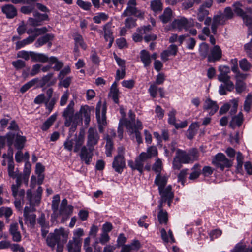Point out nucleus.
I'll use <instances>...</instances> for the list:
<instances>
[{
    "label": "nucleus",
    "mask_w": 252,
    "mask_h": 252,
    "mask_svg": "<svg viewBox=\"0 0 252 252\" xmlns=\"http://www.w3.org/2000/svg\"><path fill=\"white\" fill-rule=\"evenodd\" d=\"M232 6L234 8V11L235 13L239 16H240L241 17L246 13L242 9V4L236 1L234 2Z\"/></svg>",
    "instance_id": "46"
},
{
    "label": "nucleus",
    "mask_w": 252,
    "mask_h": 252,
    "mask_svg": "<svg viewBox=\"0 0 252 252\" xmlns=\"http://www.w3.org/2000/svg\"><path fill=\"white\" fill-rule=\"evenodd\" d=\"M140 59L145 67L149 66L151 63L150 54L145 50H143L141 51Z\"/></svg>",
    "instance_id": "34"
},
{
    "label": "nucleus",
    "mask_w": 252,
    "mask_h": 252,
    "mask_svg": "<svg viewBox=\"0 0 252 252\" xmlns=\"http://www.w3.org/2000/svg\"><path fill=\"white\" fill-rule=\"evenodd\" d=\"M234 16V12L230 7H226L224 8L222 16L226 21L231 19Z\"/></svg>",
    "instance_id": "50"
},
{
    "label": "nucleus",
    "mask_w": 252,
    "mask_h": 252,
    "mask_svg": "<svg viewBox=\"0 0 252 252\" xmlns=\"http://www.w3.org/2000/svg\"><path fill=\"white\" fill-rule=\"evenodd\" d=\"M222 57V51L219 45H215L210 49V53L208 55L209 62H215L220 60Z\"/></svg>",
    "instance_id": "17"
},
{
    "label": "nucleus",
    "mask_w": 252,
    "mask_h": 252,
    "mask_svg": "<svg viewBox=\"0 0 252 252\" xmlns=\"http://www.w3.org/2000/svg\"><path fill=\"white\" fill-rule=\"evenodd\" d=\"M194 25V22L192 19L189 21L185 17H182L180 19H175L171 24V26L174 29L182 30V29H187Z\"/></svg>",
    "instance_id": "12"
},
{
    "label": "nucleus",
    "mask_w": 252,
    "mask_h": 252,
    "mask_svg": "<svg viewBox=\"0 0 252 252\" xmlns=\"http://www.w3.org/2000/svg\"><path fill=\"white\" fill-rule=\"evenodd\" d=\"M244 121L243 115L240 112L237 115L232 117L229 124V126L234 129L236 126H240Z\"/></svg>",
    "instance_id": "28"
},
{
    "label": "nucleus",
    "mask_w": 252,
    "mask_h": 252,
    "mask_svg": "<svg viewBox=\"0 0 252 252\" xmlns=\"http://www.w3.org/2000/svg\"><path fill=\"white\" fill-rule=\"evenodd\" d=\"M83 143V137L81 134H79L78 137L76 138L75 141L74 152L75 153L77 152L80 150V147L82 145Z\"/></svg>",
    "instance_id": "57"
},
{
    "label": "nucleus",
    "mask_w": 252,
    "mask_h": 252,
    "mask_svg": "<svg viewBox=\"0 0 252 252\" xmlns=\"http://www.w3.org/2000/svg\"><path fill=\"white\" fill-rule=\"evenodd\" d=\"M36 205H30V206H26L24 210V220L26 223H29L31 226H33L36 221V215L34 214Z\"/></svg>",
    "instance_id": "9"
},
{
    "label": "nucleus",
    "mask_w": 252,
    "mask_h": 252,
    "mask_svg": "<svg viewBox=\"0 0 252 252\" xmlns=\"http://www.w3.org/2000/svg\"><path fill=\"white\" fill-rule=\"evenodd\" d=\"M42 191V188L39 187L36 191V194L33 196L31 189H28L27 190L26 197L29 202L30 205H38L40 202Z\"/></svg>",
    "instance_id": "14"
},
{
    "label": "nucleus",
    "mask_w": 252,
    "mask_h": 252,
    "mask_svg": "<svg viewBox=\"0 0 252 252\" xmlns=\"http://www.w3.org/2000/svg\"><path fill=\"white\" fill-rule=\"evenodd\" d=\"M236 159L237 162L236 171L238 173L242 175L244 172L243 170L244 157L240 152L237 153Z\"/></svg>",
    "instance_id": "39"
},
{
    "label": "nucleus",
    "mask_w": 252,
    "mask_h": 252,
    "mask_svg": "<svg viewBox=\"0 0 252 252\" xmlns=\"http://www.w3.org/2000/svg\"><path fill=\"white\" fill-rule=\"evenodd\" d=\"M244 23L248 26H252V17L245 13L242 17Z\"/></svg>",
    "instance_id": "64"
},
{
    "label": "nucleus",
    "mask_w": 252,
    "mask_h": 252,
    "mask_svg": "<svg viewBox=\"0 0 252 252\" xmlns=\"http://www.w3.org/2000/svg\"><path fill=\"white\" fill-rule=\"evenodd\" d=\"M73 207L72 205H68L63 208H60V213L62 215L69 216L73 212Z\"/></svg>",
    "instance_id": "53"
},
{
    "label": "nucleus",
    "mask_w": 252,
    "mask_h": 252,
    "mask_svg": "<svg viewBox=\"0 0 252 252\" xmlns=\"http://www.w3.org/2000/svg\"><path fill=\"white\" fill-rule=\"evenodd\" d=\"M33 16L36 19L37 21H39L40 25L43 21L47 20L48 18V16L47 14H41L38 12H34Z\"/></svg>",
    "instance_id": "60"
},
{
    "label": "nucleus",
    "mask_w": 252,
    "mask_h": 252,
    "mask_svg": "<svg viewBox=\"0 0 252 252\" xmlns=\"http://www.w3.org/2000/svg\"><path fill=\"white\" fill-rule=\"evenodd\" d=\"M203 109L207 111L210 115H214L219 109V106L216 101L210 98H207L204 102Z\"/></svg>",
    "instance_id": "18"
},
{
    "label": "nucleus",
    "mask_w": 252,
    "mask_h": 252,
    "mask_svg": "<svg viewBox=\"0 0 252 252\" xmlns=\"http://www.w3.org/2000/svg\"><path fill=\"white\" fill-rule=\"evenodd\" d=\"M233 252H252V247L247 248L243 244L238 243L234 248Z\"/></svg>",
    "instance_id": "48"
},
{
    "label": "nucleus",
    "mask_w": 252,
    "mask_h": 252,
    "mask_svg": "<svg viewBox=\"0 0 252 252\" xmlns=\"http://www.w3.org/2000/svg\"><path fill=\"white\" fill-rule=\"evenodd\" d=\"M106 154L107 157H110L112 155V151L113 149V144L111 138L109 135L106 137Z\"/></svg>",
    "instance_id": "43"
},
{
    "label": "nucleus",
    "mask_w": 252,
    "mask_h": 252,
    "mask_svg": "<svg viewBox=\"0 0 252 252\" xmlns=\"http://www.w3.org/2000/svg\"><path fill=\"white\" fill-rule=\"evenodd\" d=\"M140 248V243L137 240H135L130 245H125L121 252H130L132 249H138Z\"/></svg>",
    "instance_id": "44"
},
{
    "label": "nucleus",
    "mask_w": 252,
    "mask_h": 252,
    "mask_svg": "<svg viewBox=\"0 0 252 252\" xmlns=\"http://www.w3.org/2000/svg\"><path fill=\"white\" fill-rule=\"evenodd\" d=\"M11 191L12 195L15 199H22V201L25 196V190L15 186H11Z\"/></svg>",
    "instance_id": "32"
},
{
    "label": "nucleus",
    "mask_w": 252,
    "mask_h": 252,
    "mask_svg": "<svg viewBox=\"0 0 252 252\" xmlns=\"http://www.w3.org/2000/svg\"><path fill=\"white\" fill-rule=\"evenodd\" d=\"M220 74L218 76L219 81L223 82L224 85L221 84L219 87V92L220 94H226V90L231 91L234 89L233 82L230 80L228 74L230 72V68L226 65L220 66L219 68Z\"/></svg>",
    "instance_id": "3"
},
{
    "label": "nucleus",
    "mask_w": 252,
    "mask_h": 252,
    "mask_svg": "<svg viewBox=\"0 0 252 252\" xmlns=\"http://www.w3.org/2000/svg\"><path fill=\"white\" fill-rule=\"evenodd\" d=\"M212 163L221 170L229 168L232 165V161L227 158L222 153L217 154L212 160Z\"/></svg>",
    "instance_id": "7"
},
{
    "label": "nucleus",
    "mask_w": 252,
    "mask_h": 252,
    "mask_svg": "<svg viewBox=\"0 0 252 252\" xmlns=\"http://www.w3.org/2000/svg\"><path fill=\"white\" fill-rule=\"evenodd\" d=\"M30 55L32 60L34 62H39L42 63L49 62V58L44 54L30 52Z\"/></svg>",
    "instance_id": "27"
},
{
    "label": "nucleus",
    "mask_w": 252,
    "mask_h": 252,
    "mask_svg": "<svg viewBox=\"0 0 252 252\" xmlns=\"http://www.w3.org/2000/svg\"><path fill=\"white\" fill-rule=\"evenodd\" d=\"M136 0H129L127 3V6L122 13V16L126 17L134 15L141 18L143 17L144 13L136 7Z\"/></svg>",
    "instance_id": "8"
},
{
    "label": "nucleus",
    "mask_w": 252,
    "mask_h": 252,
    "mask_svg": "<svg viewBox=\"0 0 252 252\" xmlns=\"http://www.w3.org/2000/svg\"><path fill=\"white\" fill-rule=\"evenodd\" d=\"M126 167V162L124 157L121 156H116L114 157L112 162V168L114 170L121 174Z\"/></svg>",
    "instance_id": "16"
},
{
    "label": "nucleus",
    "mask_w": 252,
    "mask_h": 252,
    "mask_svg": "<svg viewBox=\"0 0 252 252\" xmlns=\"http://www.w3.org/2000/svg\"><path fill=\"white\" fill-rule=\"evenodd\" d=\"M54 38V36L51 34H46L45 35L39 38L34 43V46L38 48L49 41L52 40Z\"/></svg>",
    "instance_id": "33"
},
{
    "label": "nucleus",
    "mask_w": 252,
    "mask_h": 252,
    "mask_svg": "<svg viewBox=\"0 0 252 252\" xmlns=\"http://www.w3.org/2000/svg\"><path fill=\"white\" fill-rule=\"evenodd\" d=\"M2 11L8 18H12L17 14L16 9L11 4H7L3 6Z\"/></svg>",
    "instance_id": "29"
},
{
    "label": "nucleus",
    "mask_w": 252,
    "mask_h": 252,
    "mask_svg": "<svg viewBox=\"0 0 252 252\" xmlns=\"http://www.w3.org/2000/svg\"><path fill=\"white\" fill-rule=\"evenodd\" d=\"M120 94V92L117 88V83L116 81H115L112 85L110 92L109 93V96L112 98L113 101L118 104L119 102V96Z\"/></svg>",
    "instance_id": "24"
},
{
    "label": "nucleus",
    "mask_w": 252,
    "mask_h": 252,
    "mask_svg": "<svg viewBox=\"0 0 252 252\" xmlns=\"http://www.w3.org/2000/svg\"><path fill=\"white\" fill-rule=\"evenodd\" d=\"M158 156V150L156 146H152L148 147L146 152H143L137 157L134 161L129 160L128 162V166L132 170H137L140 173L143 171L144 162L151 158L152 157Z\"/></svg>",
    "instance_id": "2"
},
{
    "label": "nucleus",
    "mask_w": 252,
    "mask_h": 252,
    "mask_svg": "<svg viewBox=\"0 0 252 252\" xmlns=\"http://www.w3.org/2000/svg\"><path fill=\"white\" fill-rule=\"evenodd\" d=\"M82 123V118H81L79 113L77 112L72 115L70 118H68V119L65 120L64 125L68 127L71 125H78Z\"/></svg>",
    "instance_id": "23"
},
{
    "label": "nucleus",
    "mask_w": 252,
    "mask_h": 252,
    "mask_svg": "<svg viewBox=\"0 0 252 252\" xmlns=\"http://www.w3.org/2000/svg\"><path fill=\"white\" fill-rule=\"evenodd\" d=\"M81 243L80 240H70L66 245L68 252H80Z\"/></svg>",
    "instance_id": "22"
},
{
    "label": "nucleus",
    "mask_w": 252,
    "mask_h": 252,
    "mask_svg": "<svg viewBox=\"0 0 252 252\" xmlns=\"http://www.w3.org/2000/svg\"><path fill=\"white\" fill-rule=\"evenodd\" d=\"M7 144L9 146V151H11L13 153V150L11 148V146L14 141V146L18 149L21 150L24 147V144L26 142V137L20 135L19 133L9 132L6 135Z\"/></svg>",
    "instance_id": "6"
},
{
    "label": "nucleus",
    "mask_w": 252,
    "mask_h": 252,
    "mask_svg": "<svg viewBox=\"0 0 252 252\" xmlns=\"http://www.w3.org/2000/svg\"><path fill=\"white\" fill-rule=\"evenodd\" d=\"M186 42L187 48L188 49L192 50L194 48L196 44V41L194 38L189 37L186 39Z\"/></svg>",
    "instance_id": "62"
},
{
    "label": "nucleus",
    "mask_w": 252,
    "mask_h": 252,
    "mask_svg": "<svg viewBox=\"0 0 252 252\" xmlns=\"http://www.w3.org/2000/svg\"><path fill=\"white\" fill-rule=\"evenodd\" d=\"M175 157L184 164H187L190 162V157L185 151L179 149H177Z\"/></svg>",
    "instance_id": "25"
},
{
    "label": "nucleus",
    "mask_w": 252,
    "mask_h": 252,
    "mask_svg": "<svg viewBox=\"0 0 252 252\" xmlns=\"http://www.w3.org/2000/svg\"><path fill=\"white\" fill-rule=\"evenodd\" d=\"M94 148H87L85 146L82 147L80 157L81 160L86 164H89L92 161L93 156Z\"/></svg>",
    "instance_id": "15"
},
{
    "label": "nucleus",
    "mask_w": 252,
    "mask_h": 252,
    "mask_svg": "<svg viewBox=\"0 0 252 252\" xmlns=\"http://www.w3.org/2000/svg\"><path fill=\"white\" fill-rule=\"evenodd\" d=\"M15 169L14 163L13 158V153H11V156H9L8 157V173L9 177L15 178L16 177V173H17V170Z\"/></svg>",
    "instance_id": "30"
},
{
    "label": "nucleus",
    "mask_w": 252,
    "mask_h": 252,
    "mask_svg": "<svg viewBox=\"0 0 252 252\" xmlns=\"http://www.w3.org/2000/svg\"><path fill=\"white\" fill-rule=\"evenodd\" d=\"M55 103L56 100L54 98L51 99H47L45 104L46 108L49 110V112H51L53 110Z\"/></svg>",
    "instance_id": "61"
},
{
    "label": "nucleus",
    "mask_w": 252,
    "mask_h": 252,
    "mask_svg": "<svg viewBox=\"0 0 252 252\" xmlns=\"http://www.w3.org/2000/svg\"><path fill=\"white\" fill-rule=\"evenodd\" d=\"M213 4V0H206L204 1L197 9V18L200 22L204 21L205 18L207 17L209 12L208 8H210Z\"/></svg>",
    "instance_id": "10"
},
{
    "label": "nucleus",
    "mask_w": 252,
    "mask_h": 252,
    "mask_svg": "<svg viewBox=\"0 0 252 252\" xmlns=\"http://www.w3.org/2000/svg\"><path fill=\"white\" fill-rule=\"evenodd\" d=\"M104 37L105 39L114 38L111 29V24L108 23L103 26Z\"/></svg>",
    "instance_id": "42"
},
{
    "label": "nucleus",
    "mask_w": 252,
    "mask_h": 252,
    "mask_svg": "<svg viewBox=\"0 0 252 252\" xmlns=\"http://www.w3.org/2000/svg\"><path fill=\"white\" fill-rule=\"evenodd\" d=\"M74 102L71 101L67 107L64 109L63 116L65 118V120L68 119V118H70V117L74 114Z\"/></svg>",
    "instance_id": "36"
},
{
    "label": "nucleus",
    "mask_w": 252,
    "mask_h": 252,
    "mask_svg": "<svg viewBox=\"0 0 252 252\" xmlns=\"http://www.w3.org/2000/svg\"><path fill=\"white\" fill-rule=\"evenodd\" d=\"M126 127L130 135L133 134L135 135L136 141L138 144L142 143V139L140 132L136 129H134V128L132 127V125L131 124L130 122L127 121L126 123Z\"/></svg>",
    "instance_id": "21"
},
{
    "label": "nucleus",
    "mask_w": 252,
    "mask_h": 252,
    "mask_svg": "<svg viewBox=\"0 0 252 252\" xmlns=\"http://www.w3.org/2000/svg\"><path fill=\"white\" fill-rule=\"evenodd\" d=\"M69 233L68 230H65L63 227L55 229L54 232L50 233L46 238L47 245L53 250L56 245L60 242L61 238H62L61 241L63 243L66 242Z\"/></svg>",
    "instance_id": "4"
},
{
    "label": "nucleus",
    "mask_w": 252,
    "mask_h": 252,
    "mask_svg": "<svg viewBox=\"0 0 252 252\" xmlns=\"http://www.w3.org/2000/svg\"><path fill=\"white\" fill-rule=\"evenodd\" d=\"M226 21L222 16V12L219 11L217 14L214 15L212 18V23L211 29L212 33L216 35L217 33V28L219 25H223Z\"/></svg>",
    "instance_id": "13"
},
{
    "label": "nucleus",
    "mask_w": 252,
    "mask_h": 252,
    "mask_svg": "<svg viewBox=\"0 0 252 252\" xmlns=\"http://www.w3.org/2000/svg\"><path fill=\"white\" fill-rule=\"evenodd\" d=\"M163 169L162 162L160 159L158 158L154 164L152 169L158 174L161 173Z\"/></svg>",
    "instance_id": "52"
},
{
    "label": "nucleus",
    "mask_w": 252,
    "mask_h": 252,
    "mask_svg": "<svg viewBox=\"0 0 252 252\" xmlns=\"http://www.w3.org/2000/svg\"><path fill=\"white\" fill-rule=\"evenodd\" d=\"M151 7L155 12L161 11L162 9V3L159 0H153L151 2Z\"/></svg>",
    "instance_id": "54"
},
{
    "label": "nucleus",
    "mask_w": 252,
    "mask_h": 252,
    "mask_svg": "<svg viewBox=\"0 0 252 252\" xmlns=\"http://www.w3.org/2000/svg\"><path fill=\"white\" fill-rule=\"evenodd\" d=\"M200 165L198 164H195L192 168V172L190 174L189 179L194 180L197 178L200 174Z\"/></svg>",
    "instance_id": "49"
},
{
    "label": "nucleus",
    "mask_w": 252,
    "mask_h": 252,
    "mask_svg": "<svg viewBox=\"0 0 252 252\" xmlns=\"http://www.w3.org/2000/svg\"><path fill=\"white\" fill-rule=\"evenodd\" d=\"M172 17V11L170 8H166L160 16V19L163 23H166L171 20Z\"/></svg>",
    "instance_id": "40"
},
{
    "label": "nucleus",
    "mask_w": 252,
    "mask_h": 252,
    "mask_svg": "<svg viewBox=\"0 0 252 252\" xmlns=\"http://www.w3.org/2000/svg\"><path fill=\"white\" fill-rule=\"evenodd\" d=\"M99 140V135L95 128L91 127L87 131V145L88 147L96 145Z\"/></svg>",
    "instance_id": "11"
},
{
    "label": "nucleus",
    "mask_w": 252,
    "mask_h": 252,
    "mask_svg": "<svg viewBox=\"0 0 252 252\" xmlns=\"http://www.w3.org/2000/svg\"><path fill=\"white\" fill-rule=\"evenodd\" d=\"M239 66L241 69L244 71L249 70L251 67V63L245 58L239 61Z\"/></svg>",
    "instance_id": "51"
},
{
    "label": "nucleus",
    "mask_w": 252,
    "mask_h": 252,
    "mask_svg": "<svg viewBox=\"0 0 252 252\" xmlns=\"http://www.w3.org/2000/svg\"><path fill=\"white\" fill-rule=\"evenodd\" d=\"M176 113V111L174 109H172L171 111H169L168 116V122L169 124L172 125L174 126H175L176 124L177 123L176 122V118H175V115Z\"/></svg>",
    "instance_id": "56"
},
{
    "label": "nucleus",
    "mask_w": 252,
    "mask_h": 252,
    "mask_svg": "<svg viewBox=\"0 0 252 252\" xmlns=\"http://www.w3.org/2000/svg\"><path fill=\"white\" fill-rule=\"evenodd\" d=\"M84 230L82 228H78L73 231V239L75 240H80V242H82V239L81 237L84 235Z\"/></svg>",
    "instance_id": "58"
},
{
    "label": "nucleus",
    "mask_w": 252,
    "mask_h": 252,
    "mask_svg": "<svg viewBox=\"0 0 252 252\" xmlns=\"http://www.w3.org/2000/svg\"><path fill=\"white\" fill-rule=\"evenodd\" d=\"M34 41V37L29 36L27 38L16 43V49H20L27 45L32 43Z\"/></svg>",
    "instance_id": "38"
},
{
    "label": "nucleus",
    "mask_w": 252,
    "mask_h": 252,
    "mask_svg": "<svg viewBox=\"0 0 252 252\" xmlns=\"http://www.w3.org/2000/svg\"><path fill=\"white\" fill-rule=\"evenodd\" d=\"M48 63L51 65L54 63L55 64L53 68L56 71H59L63 66V63L59 61L58 59L54 56H52L49 58Z\"/></svg>",
    "instance_id": "37"
},
{
    "label": "nucleus",
    "mask_w": 252,
    "mask_h": 252,
    "mask_svg": "<svg viewBox=\"0 0 252 252\" xmlns=\"http://www.w3.org/2000/svg\"><path fill=\"white\" fill-rule=\"evenodd\" d=\"M18 229V225L17 223L11 224L9 232L12 236V240L15 242H19L21 240V235Z\"/></svg>",
    "instance_id": "26"
},
{
    "label": "nucleus",
    "mask_w": 252,
    "mask_h": 252,
    "mask_svg": "<svg viewBox=\"0 0 252 252\" xmlns=\"http://www.w3.org/2000/svg\"><path fill=\"white\" fill-rule=\"evenodd\" d=\"M199 127V125L198 123H193L189 127L186 132L187 137L189 139H192L196 134V132Z\"/></svg>",
    "instance_id": "31"
},
{
    "label": "nucleus",
    "mask_w": 252,
    "mask_h": 252,
    "mask_svg": "<svg viewBox=\"0 0 252 252\" xmlns=\"http://www.w3.org/2000/svg\"><path fill=\"white\" fill-rule=\"evenodd\" d=\"M78 113H79L82 119L84 118V123L86 126H88L91 119V111L89 106L87 105L81 106Z\"/></svg>",
    "instance_id": "19"
},
{
    "label": "nucleus",
    "mask_w": 252,
    "mask_h": 252,
    "mask_svg": "<svg viewBox=\"0 0 252 252\" xmlns=\"http://www.w3.org/2000/svg\"><path fill=\"white\" fill-rule=\"evenodd\" d=\"M209 45L205 42H203L200 45L199 53L204 58L207 57L209 55Z\"/></svg>",
    "instance_id": "47"
},
{
    "label": "nucleus",
    "mask_w": 252,
    "mask_h": 252,
    "mask_svg": "<svg viewBox=\"0 0 252 252\" xmlns=\"http://www.w3.org/2000/svg\"><path fill=\"white\" fill-rule=\"evenodd\" d=\"M169 176L161 173L157 174L154 183L158 186L159 193L161 197L162 202L167 201L168 205L170 206L171 202L174 197L173 192L172 191V187L169 185L165 187Z\"/></svg>",
    "instance_id": "1"
},
{
    "label": "nucleus",
    "mask_w": 252,
    "mask_h": 252,
    "mask_svg": "<svg viewBox=\"0 0 252 252\" xmlns=\"http://www.w3.org/2000/svg\"><path fill=\"white\" fill-rule=\"evenodd\" d=\"M106 110L107 107L105 103L102 104L100 101L98 102L96 107L95 114L98 126V129L100 133L103 132L104 127L107 125Z\"/></svg>",
    "instance_id": "5"
},
{
    "label": "nucleus",
    "mask_w": 252,
    "mask_h": 252,
    "mask_svg": "<svg viewBox=\"0 0 252 252\" xmlns=\"http://www.w3.org/2000/svg\"><path fill=\"white\" fill-rule=\"evenodd\" d=\"M245 51L246 52L247 56L251 58H252V41L246 44L244 46Z\"/></svg>",
    "instance_id": "63"
},
{
    "label": "nucleus",
    "mask_w": 252,
    "mask_h": 252,
    "mask_svg": "<svg viewBox=\"0 0 252 252\" xmlns=\"http://www.w3.org/2000/svg\"><path fill=\"white\" fill-rule=\"evenodd\" d=\"M108 19V16L104 13H98L93 18L94 21L97 24L100 23L102 21H105Z\"/></svg>",
    "instance_id": "55"
},
{
    "label": "nucleus",
    "mask_w": 252,
    "mask_h": 252,
    "mask_svg": "<svg viewBox=\"0 0 252 252\" xmlns=\"http://www.w3.org/2000/svg\"><path fill=\"white\" fill-rule=\"evenodd\" d=\"M152 28L150 25L144 26L141 28L137 29V32L139 33H134L133 35V39L135 42H140L143 39L142 35L147 34L151 30Z\"/></svg>",
    "instance_id": "20"
},
{
    "label": "nucleus",
    "mask_w": 252,
    "mask_h": 252,
    "mask_svg": "<svg viewBox=\"0 0 252 252\" xmlns=\"http://www.w3.org/2000/svg\"><path fill=\"white\" fill-rule=\"evenodd\" d=\"M57 118V115L54 114L51 115L43 124L41 128L43 131L47 130L54 123Z\"/></svg>",
    "instance_id": "41"
},
{
    "label": "nucleus",
    "mask_w": 252,
    "mask_h": 252,
    "mask_svg": "<svg viewBox=\"0 0 252 252\" xmlns=\"http://www.w3.org/2000/svg\"><path fill=\"white\" fill-rule=\"evenodd\" d=\"M74 40L76 46H80L83 49H86L87 46L84 42L82 37L80 35H76Z\"/></svg>",
    "instance_id": "59"
},
{
    "label": "nucleus",
    "mask_w": 252,
    "mask_h": 252,
    "mask_svg": "<svg viewBox=\"0 0 252 252\" xmlns=\"http://www.w3.org/2000/svg\"><path fill=\"white\" fill-rule=\"evenodd\" d=\"M160 211L158 215V218L160 224H166L168 221V214L167 212L164 211L162 209V205L158 206Z\"/></svg>",
    "instance_id": "35"
},
{
    "label": "nucleus",
    "mask_w": 252,
    "mask_h": 252,
    "mask_svg": "<svg viewBox=\"0 0 252 252\" xmlns=\"http://www.w3.org/2000/svg\"><path fill=\"white\" fill-rule=\"evenodd\" d=\"M252 106V94H249L245 99L244 104V110L247 112H250Z\"/></svg>",
    "instance_id": "45"
}]
</instances>
